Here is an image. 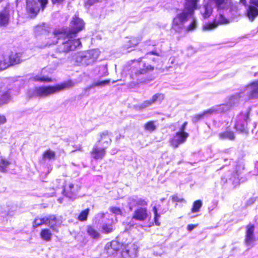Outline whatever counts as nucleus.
Instances as JSON below:
<instances>
[{
	"instance_id": "nucleus-1",
	"label": "nucleus",
	"mask_w": 258,
	"mask_h": 258,
	"mask_svg": "<svg viewBox=\"0 0 258 258\" xmlns=\"http://www.w3.org/2000/svg\"><path fill=\"white\" fill-rule=\"evenodd\" d=\"M209 3L205 5L201 10V13L204 18L210 16L212 12L211 4H214L218 14L213 22L205 24L203 28L204 30H212L215 29L219 24H226L230 22L238 15L237 8L232 5L231 0H209Z\"/></svg>"
},
{
	"instance_id": "nucleus-2",
	"label": "nucleus",
	"mask_w": 258,
	"mask_h": 258,
	"mask_svg": "<svg viewBox=\"0 0 258 258\" xmlns=\"http://www.w3.org/2000/svg\"><path fill=\"white\" fill-rule=\"evenodd\" d=\"M84 22L77 16L73 18L70 27L66 29L55 30L54 37L59 40H62L61 44L58 46L60 52H68L73 51L81 46V43L77 35L79 32L83 29Z\"/></svg>"
},
{
	"instance_id": "nucleus-3",
	"label": "nucleus",
	"mask_w": 258,
	"mask_h": 258,
	"mask_svg": "<svg viewBox=\"0 0 258 258\" xmlns=\"http://www.w3.org/2000/svg\"><path fill=\"white\" fill-rule=\"evenodd\" d=\"M76 83L68 80L54 86H40L28 90L27 95L30 98H45L65 89L75 86Z\"/></svg>"
},
{
	"instance_id": "nucleus-4",
	"label": "nucleus",
	"mask_w": 258,
	"mask_h": 258,
	"mask_svg": "<svg viewBox=\"0 0 258 258\" xmlns=\"http://www.w3.org/2000/svg\"><path fill=\"white\" fill-rule=\"evenodd\" d=\"M199 0H186L184 9L182 12L178 14L173 19L172 29L179 32L184 29V24L188 19L192 17L194 11L198 8V2Z\"/></svg>"
},
{
	"instance_id": "nucleus-5",
	"label": "nucleus",
	"mask_w": 258,
	"mask_h": 258,
	"mask_svg": "<svg viewBox=\"0 0 258 258\" xmlns=\"http://www.w3.org/2000/svg\"><path fill=\"white\" fill-rule=\"evenodd\" d=\"M21 54L19 53H0V70H5L11 66L19 63L21 61Z\"/></svg>"
},
{
	"instance_id": "nucleus-6",
	"label": "nucleus",
	"mask_w": 258,
	"mask_h": 258,
	"mask_svg": "<svg viewBox=\"0 0 258 258\" xmlns=\"http://www.w3.org/2000/svg\"><path fill=\"white\" fill-rule=\"evenodd\" d=\"M249 110L245 112H241L239 114L235 119V128L239 132L247 134L248 129L247 128V122L249 121Z\"/></svg>"
},
{
	"instance_id": "nucleus-7",
	"label": "nucleus",
	"mask_w": 258,
	"mask_h": 258,
	"mask_svg": "<svg viewBox=\"0 0 258 258\" xmlns=\"http://www.w3.org/2000/svg\"><path fill=\"white\" fill-rule=\"evenodd\" d=\"M245 98V93L243 90H241L239 93L231 96L229 99L226 104H221L216 107H221L223 109L219 112V113L225 112L229 110L231 107L238 104L240 100H244Z\"/></svg>"
},
{
	"instance_id": "nucleus-8",
	"label": "nucleus",
	"mask_w": 258,
	"mask_h": 258,
	"mask_svg": "<svg viewBox=\"0 0 258 258\" xmlns=\"http://www.w3.org/2000/svg\"><path fill=\"white\" fill-rule=\"evenodd\" d=\"M154 67L151 64L143 62H138L134 61L131 68V77L134 78L140 75L145 74L147 72L152 71Z\"/></svg>"
},
{
	"instance_id": "nucleus-9",
	"label": "nucleus",
	"mask_w": 258,
	"mask_h": 258,
	"mask_svg": "<svg viewBox=\"0 0 258 258\" xmlns=\"http://www.w3.org/2000/svg\"><path fill=\"white\" fill-rule=\"evenodd\" d=\"M243 91L245 93L244 101L258 98V80L247 85Z\"/></svg>"
},
{
	"instance_id": "nucleus-10",
	"label": "nucleus",
	"mask_w": 258,
	"mask_h": 258,
	"mask_svg": "<svg viewBox=\"0 0 258 258\" xmlns=\"http://www.w3.org/2000/svg\"><path fill=\"white\" fill-rule=\"evenodd\" d=\"M149 216L147 208L140 207L135 210L129 224L133 226L135 225L134 221L143 222L147 220Z\"/></svg>"
},
{
	"instance_id": "nucleus-11",
	"label": "nucleus",
	"mask_w": 258,
	"mask_h": 258,
	"mask_svg": "<svg viewBox=\"0 0 258 258\" xmlns=\"http://www.w3.org/2000/svg\"><path fill=\"white\" fill-rule=\"evenodd\" d=\"M40 8L37 0H26V13L29 18H35L38 15Z\"/></svg>"
},
{
	"instance_id": "nucleus-12",
	"label": "nucleus",
	"mask_w": 258,
	"mask_h": 258,
	"mask_svg": "<svg viewBox=\"0 0 258 258\" xmlns=\"http://www.w3.org/2000/svg\"><path fill=\"white\" fill-rule=\"evenodd\" d=\"M100 52L98 49L89 50L82 56V62L86 65H89L96 61L99 55Z\"/></svg>"
},
{
	"instance_id": "nucleus-13",
	"label": "nucleus",
	"mask_w": 258,
	"mask_h": 258,
	"mask_svg": "<svg viewBox=\"0 0 258 258\" xmlns=\"http://www.w3.org/2000/svg\"><path fill=\"white\" fill-rule=\"evenodd\" d=\"M138 249V246L135 243H128L124 246L122 256L124 258H134L137 256Z\"/></svg>"
},
{
	"instance_id": "nucleus-14",
	"label": "nucleus",
	"mask_w": 258,
	"mask_h": 258,
	"mask_svg": "<svg viewBox=\"0 0 258 258\" xmlns=\"http://www.w3.org/2000/svg\"><path fill=\"white\" fill-rule=\"evenodd\" d=\"M223 109L221 107L214 106L207 110H205L203 113L196 114L192 118V121L194 123H196L199 120L203 119L204 117H208L213 114H218L219 112Z\"/></svg>"
},
{
	"instance_id": "nucleus-15",
	"label": "nucleus",
	"mask_w": 258,
	"mask_h": 258,
	"mask_svg": "<svg viewBox=\"0 0 258 258\" xmlns=\"http://www.w3.org/2000/svg\"><path fill=\"white\" fill-rule=\"evenodd\" d=\"M189 134L185 132H178L170 140V144L174 148H177L178 146L184 143Z\"/></svg>"
},
{
	"instance_id": "nucleus-16",
	"label": "nucleus",
	"mask_w": 258,
	"mask_h": 258,
	"mask_svg": "<svg viewBox=\"0 0 258 258\" xmlns=\"http://www.w3.org/2000/svg\"><path fill=\"white\" fill-rule=\"evenodd\" d=\"M111 136V133L109 132L108 131H104L99 133L97 143L102 146V147L106 149L112 142Z\"/></svg>"
},
{
	"instance_id": "nucleus-17",
	"label": "nucleus",
	"mask_w": 258,
	"mask_h": 258,
	"mask_svg": "<svg viewBox=\"0 0 258 258\" xmlns=\"http://www.w3.org/2000/svg\"><path fill=\"white\" fill-rule=\"evenodd\" d=\"M249 4L247 9V16L252 21L258 16V0H250Z\"/></svg>"
},
{
	"instance_id": "nucleus-18",
	"label": "nucleus",
	"mask_w": 258,
	"mask_h": 258,
	"mask_svg": "<svg viewBox=\"0 0 258 258\" xmlns=\"http://www.w3.org/2000/svg\"><path fill=\"white\" fill-rule=\"evenodd\" d=\"M254 226L253 224H249L246 226L245 243L247 246L250 247L253 246L255 239L254 235Z\"/></svg>"
},
{
	"instance_id": "nucleus-19",
	"label": "nucleus",
	"mask_w": 258,
	"mask_h": 258,
	"mask_svg": "<svg viewBox=\"0 0 258 258\" xmlns=\"http://www.w3.org/2000/svg\"><path fill=\"white\" fill-rule=\"evenodd\" d=\"M106 148L102 147L100 148L96 144L93 148L92 151L91 152L92 157L96 160L102 159L106 154Z\"/></svg>"
},
{
	"instance_id": "nucleus-20",
	"label": "nucleus",
	"mask_w": 258,
	"mask_h": 258,
	"mask_svg": "<svg viewBox=\"0 0 258 258\" xmlns=\"http://www.w3.org/2000/svg\"><path fill=\"white\" fill-rule=\"evenodd\" d=\"M10 20V13L8 9H4L0 12V26L7 25Z\"/></svg>"
},
{
	"instance_id": "nucleus-21",
	"label": "nucleus",
	"mask_w": 258,
	"mask_h": 258,
	"mask_svg": "<svg viewBox=\"0 0 258 258\" xmlns=\"http://www.w3.org/2000/svg\"><path fill=\"white\" fill-rule=\"evenodd\" d=\"M46 218L47 220L46 222V225L49 226L53 230H55L56 227L58 226L60 224L59 221L57 220L54 215H50L46 217Z\"/></svg>"
},
{
	"instance_id": "nucleus-22",
	"label": "nucleus",
	"mask_w": 258,
	"mask_h": 258,
	"mask_svg": "<svg viewBox=\"0 0 258 258\" xmlns=\"http://www.w3.org/2000/svg\"><path fill=\"white\" fill-rule=\"evenodd\" d=\"M119 244L116 241H112L110 243H107L105 246L107 252L113 254L114 252L117 251L119 248Z\"/></svg>"
},
{
	"instance_id": "nucleus-23",
	"label": "nucleus",
	"mask_w": 258,
	"mask_h": 258,
	"mask_svg": "<svg viewBox=\"0 0 258 258\" xmlns=\"http://www.w3.org/2000/svg\"><path fill=\"white\" fill-rule=\"evenodd\" d=\"M110 82L109 80H106L104 81H97L94 82L92 84L87 87L85 88L86 91L89 90L92 88H94L95 87H104L108 84H109Z\"/></svg>"
},
{
	"instance_id": "nucleus-24",
	"label": "nucleus",
	"mask_w": 258,
	"mask_h": 258,
	"mask_svg": "<svg viewBox=\"0 0 258 258\" xmlns=\"http://www.w3.org/2000/svg\"><path fill=\"white\" fill-rule=\"evenodd\" d=\"M87 232L94 239H98L100 238L99 232L92 226L89 225L87 226Z\"/></svg>"
},
{
	"instance_id": "nucleus-25",
	"label": "nucleus",
	"mask_w": 258,
	"mask_h": 258,
	"mask_svg": "<svg viewBox=\"0 0 258 258\" xmlns=\"http://www.w3.org/2000/svg\"><path fill=\"white\" fill-rule=\"evenodd\" d=\"M219 138L222 140L228 139L229 140H234L235 139L234 133L230 131H226L220 133L219 134Z\"/></svg>"
},
{
	"instance_id": "nucleus-26",
	"label": "nucleus",
	"mask_w": 258,
	"mask_h": 258,
	"mask_svg": "<svg viewBox=\"0 0 258 258\" xmlns=\"http://www.w3.org/2000/svg\"><path fill=\"white\" fill-rule=\"evenodd\" d=\"M76 192V190L74 189V185L72 183L70 184L68 187H65L63 189V192L70 198H73Z\"/></svg>"
},
{
	"instance_id": "nucleus-27",
	"label": "nucleus",
	"mask_w": 258,
	"mask_h": 258,
	"mask_svg": "<svg viewBox=\"0 0 258 258\" xmlns=\"http://www.w3.org/2000/svg\"><path fill=\"white\" fill-rule=\"evenodd\" d=\"M41 238L46 241H50L51 240L52 233L49 229H43L40 234Z\"/></svg>"
},
{
	"instance_id": "nucleus-28",
	"label": "nucleus",
	"mask_w": 258,
	"mask_h": 258,
	"mask_svg": "<svg viewBox=\"0 0 258 258\" xmlns=\"http://www.w3.org/2000/svg\"><path fill=\"white\" fill-rule=\"evenodd\" d=\"M144 130L149 132H153L156 130V125L155 121H149L144 125Z\"/></svg>"
},
{
	"instance_id": "nucleus-29",
	"label": "nucleus",
	"mask_w": 258,
	"mask_h": 258,
	"mask_svg": "<svg viewBox=\"0 0 258 258\" xmlns=\"http://www.w3.org/2000/svg\"><path fill=\"white\" fill-rule=\"evenodd\" d=\"M140 41V39L138 38L133 37L125 45V47L128 49L137 45Z\"/></svg>"
},
{
	"instance_id": "nucleus-30",
	"label": "nucleus",
	"mask_w": 258,
	"mask_h": 258,
	"mask_svg": "<svg viewBox=\"0 0 258 258\" xmlns=\"http://www.w3.org/2000/svg\"><path fill=\"white\" fill-rule=\"evenodd\" d=\"M10 164L11 162L1 157L0 158V171L6 172V168Z\"/></svg>"
},
{
	"instance_id": "nucleus-31",
	"label": "nucleus",
	"mask_w": 258,
	"mask_h": 258,
	"mask_svg": "<svg viewBox=\"0 0 258 258\" xmlns=\"http://www.w3.org/2000/svg\"><path fill=\"white\" fill-rule=\"evenodd\" d=\"M152 104L151 100H146L140 104L135 105L134 107L137 110H141L151 106Z\"/></svg>"
},
{
	"instance_id": "nucleus-32",
	"label": "nucleus",
	"mask_w": 258,
	"mask_h": 258,
	"mask_svg": "<svg viewBox=\"0 0 258 258\" xmlns=\"http://www.w3.org/2000/svg\"><path fill=\"white\" fill-rule=\"evenodd\" d=\"M137 197L133 196L132 197H130L127 200V204L129 207V209L131 211L133 210V208L138 206L137 205Z\"/></svg>"
},
{
	"instance_id": "nucleus-33",
	"label": "nucleus",
	"mask_w": 258,
	"mask_h": 258,
	"mask_svg": "<svg viewBox=\"0 0 258 258\" xmlns=\"http://www.w3.org/2000/svg\"><path fill=\"white\" fill-rule=\"evenodd\" d=\"M55 157V153L54 151L49 149L46 150L43 154V159L52 160L54 159Z\"/></svg>"
},
{
	"instance_id": "nucleus-34",
	"label": "nucleus",
	"mask_w": 258,
	"mask_h": 258,
	"mask_svg": "<svg viewBox=\"0 0 258 258\" xmlns=\"http://www.w3.org/2000/svg\"><path fill=\"white\" fill-rule=\"evenodd\" d=\"M202 205L203 203L201 200H199L194 202L191 209V212L192 213H196L199 212L202 207Z\"/></svg>"
},
{
	"instance_id": "nucleus-35",
	"label": "nucleus",
	"mask_w": 258,
	"mask_h": 258,
	"mask_svg": "<svg viewBox=\"0 0 258 258\" xmlns=\"http://www.w3.org/2000/svg\"><path fill=\"white\" fill-rule=\"evenodd\" d=\"M47 220V219L46 218V217L43 218H36L33 222V226L34 227H37L38 226L41 225L43 224L46 225Z\"/></svg>"
},
{
	"instance_id": "nucleus-36",
	"label": "nucleus",
	"mask_w": 258,
	"mask_h": 258,
	"mask_svg": "<svg viewBox=\"0 0 258 258\" xmlns=\"http://www.w3.org/2000/svg\"><path fill=\"white\" fill-rule=\"evenodd\" d=\"M11 99L9 92H6L0 97V106L8 103Z\"/></svg>"
},
{
	"instance_id": "nucleus-37",
	"label": "nucleus",
	"mask_w": 258,
	"mask_h": 258,
	"mask_svg": "<svg viewBox=\"0 0 258 258\" xmlns=\"http://www.w3.org/2000/svg\"><path fill=\"white\" fill-rule=\"evenodd\" d=\"M164 95L162 94H156L153 96L151 101L152 104L156 102L160 103L164 99Z\"/></svg>"
},
{
	"instance_id": "nucleus-38",
	"label": "nucleus",
	"mask_w": 258,
	"mask_h": 258,
	"mask_svg": "<svg viewBox=\"0 0 258 258\" xmlns=\"http://www.w3.org/2000/svg\"><path fill=\"white\" fill-rule=\"evenodd\" d=\"M89 209H87L80 214L78 216V219L80 221H86L87 219V217L89 214Z\"/></svg>"
},
{
	"instance_id": "nucleus-39",
	"label": "nucleus",
	"mask_w": 258,
	"mask_h": 258,
	"mask_svg": "<svg viewBox=\"0 0 258 258\" xmlns=\"http://www.w3.org/2000/svg\"><path fill=\"white\" fill-rule=\"evenodd\" d=\"M33 80L35 81L38 82H50L51 79L47 77L40 76L39 75H36L33 77Z\"/></svg>"
},
{
	"instance_id": "nucleus-40",
	"label": "nucleus",
	"mask_w": 258,
	"mask_h": 258,
	"mask_svg": "<svg viewBox=\"0 0 258 258\" xmlns=\"http://www.w3.org/2000/svg\"><path fill=\"white\" fill-rule=\"evenodd\" d=\"M102 231L104 233H109L113 231V228L111 225L104 224L102 227Z\"/></svg>"
},
{
	"instance_id": "nucleus-41",
	"label": "nucleus",
	"mask_w": 258,
	"mask_h": 258,
	"mask_svg": "<svg viewBox=\"0 0 258 258\" xmlns=\"http://www.w3.org/2000/svg\"><path fill=\"white\" fill-rule=\"evenodd\" d=\"M153 211L154 214V221L156 225L159 226L160 222L158 221V218L160 217V215L158 213V211L157 208L154 206L153 208Z\"/></svg>"
},
{
	"instance_id": "nucleus-42",
	"label": "nucleus",
	"mask_w": 258,
	"mask_h": 258,
	"mask_svg": "<svg viewBox=\"0 0 258 258\" xmlns=\"http://www.w3.org/2000/svg\"><path fill=\"white\" fill-rule=\"evenodd\" d=\"M110 211L115 215H121L122 214V212L120 208L115 207H110Z\"/></svg>"
},
{
	"instance_id": "nucleus-43",
	"label": "nucleus",
	"mask_w": 258,
	"mask_h": 258,
	"mask_svg": "<svg viewBox=\"0 0 258 258\" xmlns=\"http://www.w3.org/2000/svg\"><path fill=\"white\" fill-rule=\"evenodd\" d=\"M197 27V22L196 20L192 19L190 24L186 27V30L187 31H192Z\"/></svg>"
},
{
	"instance_id": "nucleus-44",
	"label": "nucleus",
	"mask_w": 258,
	"mask_h": 258,
	"mask_svg": "<svg viewBox=\"0 0 258 258\" xmlns=\"http://www.w3.org/2000/svg\"><path fill=\"white\" fill-rule=\"evenodd\" d=\"M137 205L138 206L144 207L148 205V202L145 199L140 198L137 197Z\"/></svg>"
},
{
	"instance_id": "nucleus-45",
	"label": "nucleus",
	"mask_w": 258,
	"mask_h": 258,
	"mask_svg": "<svg viewBox=\"0 0 258 258\" xmlns=\"http://www.w3.org/2000/svg\"><path fill=\"white\" fill-rule=\"evenodd\" d=\"M43 28L42 26H37L35 28V33L36 35H40L43 32H44Z\"/></svg>"
},
{
	"instance_id": "nucleus-46",
	"label": "nucleus",
	"mask_w": 258,
	"mask_h": 258,
	"mask_svg": "<svg viewBox=\"0 0 258 258\" xmlns=\"http://www.w3.org/2000/svg\"><path fill=\"white\" fill-rule=\"evenodd\" d=\"M39 2V5L42 7V8L43 9L45 7L46 5L47 4V0H37Z\"/></svg>"
},
{
	"instance_id": "nucleus-47",
	"label": "nucleus",
	"mask_w": 258,
	"mask_h": 258,
	"mask_svg": "<svg viewBox=\"0 0 258 258\" xmlns=\"http://www.w3.org/2000/svg\"><path fill=\"white\" fill-rule=\"evenodd\" d=\"M98 2V0H87L85 2V5L86 6H92L94 5L95 3H97Z\"/></svg>"
},
{
	"instance_id": "nucleus-48",
	"label": "nucleus",
	"mask_w": 258,
	"mask_h": 258,
	"mask_svg": "<svg viewBox=\"0 0 258 258\" xmlns=\"http://www.w3.org/2000/svg\"><path fill=\"white\" fill-rule=\"evenodd\" d=\"M7 121L5 116L0 115V125L5 123Z\"/></svg>"
},
{
	"instance_id": "nucleus-49",
	"label": "nucleus",
	"mask_w": 258,
	"mask_h": 258,
	"mask_svg": "<svg viewBox=\"0 0 258 258\" xmlns=\"http://www.w3.org/2000/svg\"><path fill=\"white\" fill-rule=\"evenodd\" d=\"M187 124V122H186V121L184 122L183 123V124L181 125V126L180 127L179 132H184Z\"/></svg>"
},
{
	"instance_id": "nucleus-50",
	"label": "nucleus",
	"mask_w": 258,
	"mask_h": 258,
	"mask_svg": "<svg viewBox=\"0 0 258 258\" xmlns=\"http://www.w3.org/2000/svg\"><path fill=\"white\" fill-rule=\"evenodd\" d=\"M197 227L196 225L189 224L187 225V229L188 231H191L195 228Z\"/></svg>"
},
{
	"instance_id": "nucleus-51",
	"label": "nucleus",
	"mask_w": 258,
	"mask_h": 258,
	"mask_svg": "<svg viewBox=\"0 0 258 258\" xmlns=\"http://www.w3.org/2000/svg\"><path fill=\"white\" fill-rule=\"evenodd\" d=\"M151 54H154V55H158V54H157L156 51H152L146 54V57H148L149 55H150Z\"/></svg>"
},
{
	"instance_id": "nucleus-52",
	"label": "nucleus",
	"mask_w": 258,
	"mask_h": 258,
	"mask_svg": "<svg viewBox=\"0 0 258 258\" xmlns=\"http://www.w3.org/2000/svg\"><path fill=\"white\" fill-rule=\"evenodd\" d=\"M240 3L243 4L244 6H246V0H240Z\"/></svg>"
},
{
	"instance_id": "nucleus-53",
	"label": "nucleus",
	"mask_w": 258,
	"mask_h": 258,
	"mask_svg": "<svg viewBox=\"0 0 258 258\" xmlns=\"http://www.w3.org/2000/svg\"><path fill=\"white\" fill-rule=\"evenodd\" d=\"M172 199L174 201H177V202L179 201L178 198L177 197H173Z\"/></svg>"
},
{
	"instance_id": "nucleus-54",
	"label": "nucleus",
	"mask_w": 258,
	"mask_h": 258,
	"mask_svg": "<svg viewBox=\"0 0 258 258\" xmlns=\"http://www.w3.org/2000/svg\"><path fill=\"white\" fill-rule=\"evenodd\" d=\"M255 137H256V138L257 139H258V132L256 133Z\"/></svg>"
},
{
	"instance_id": "nucleus-55",
	"label": "nucleus",
	"mask_w": 258,
	"mask_h": 258,
	"mask_svg": "<svg viewBox=\"0 0 258 258\" xmlns=\"http://www.w3.org/2000/svg\"><path fill=\"white\" fill-rule=\"evenodd\" d=\"M100 215H101V217H103L104 216V214L102 213V214H100Z\"/></svg>"
},
{
	"instance_id": "nucleus-56",
	"label": "nucleus",
	"mask_w": 258,
	"mask_h": 258,
	"mask_svg": "<svg viewBox=\"0 0 258 258\" xmlns=\"http://www.w3.org/2000/svg\"><path fill=\"white\" fill-rule=\"evenodd\" d=\"M119 138V137H116V140H118Z\"/></svg>"
},
{
	"instance_id": "nucleus-57",
	"label": "nucleus",
	"mask_w": 258,
	"mask_h": 258,
	"mask_svg": "<svg viewBox=\"0 0 258 258\" xmlns=\"http://www.w3.org/2000/svg\"><path fill=\"white\" fill-rule=\"evenodd\" d=\"M119 138V137H116V140H118Z\"/></svg>"
},
{
	"instance_id": "nucleus-58",
	"label": "nucleus",
	"mask_w": 258,
	"mask_h": 258,
	"mask_svg": "<svg viewBox=\"0 0 258 258\" xmlns=\"http://www.w3.org/2000/svg\"><path fill=\"white\" fill-rule=\"evenodd\" d=\"M2 1V0H0V2H1Z\"/></svg>"
}]
</instances>
